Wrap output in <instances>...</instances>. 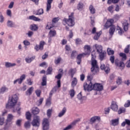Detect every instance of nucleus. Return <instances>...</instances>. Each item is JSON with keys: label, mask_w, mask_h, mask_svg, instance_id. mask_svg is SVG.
I'll return each mask as SVG.
<instances>
[{"label": "nucleus", "mask_w": 130, "mask_h": 130, "mask_svg": "<svg viewBox=\"0 0 130 130\" xmlns=\"http://www.w3.org/2000/svg\"><path fill=\"white\" fill-rule=\"evenodd\" d=\"M52 2H53V0H47L46 12H49V11H50V9H51V4H52Z\"/></svg>", "instance_id": "nucleus-16"}, {"label": "nucleus", "mask_w": 130, "mask_h": 130, "mask_svg": "<svg viewBox=\"0 0 130 130\" xmlns=\"http://www.w3.org/2000/svg\"><path fill=\"white\" fill-rule=\"evenodd\" d=\"M128 25L129 24L128 22H127V20H124L122 22V26L124 31H127V30H128Z\"/></svg>", "instance_id": "nucleus-18"}, {"label": "nucleus", "mask_w": 130, "mask_h": 130, "mask_svg": "<svg viewBox=\"0 0 130 130\" xmlns=\"http://www.w3.org/2000/svg\"><path fill=\"white\" fill-rule=\"evenodd\" d=\"M87 80L89 81L88 82V84L87 82H85L83 84V88L84 91H92V90H94L95 91H102L103 90V85L101 84L95 83L93 85L91 82V75H88Z\"/></svg>", "instance_id": "nucleus-1"}, {"label": "nucleus", "mask_w": 130, "mask_h": 130, "mask_svg": "<svg viewBox=\"0 0 130 130\" xmlns=\"http://www.w3.org/2000/svg\"><path fill=\"white\" fill-rule=\"evenodd\" d=\"M43 130L49 129V121L47 118H44L42 124Z\"/></svg>", "instance_id": "nucleus-5"}, {"label": "nucleus", "mask_w": 130, "mask_h": 130, "mask_svg": "<svg viewBox=\"0 0 130 130\" xmlns=\"http://www.w3.org/2000/svg\"><path fill=\"white\" fill-rule=\"evenodd\" d=\"M119 2V0H108L107 4L111 5V3L113 4H117Z\"/></svg>", "instance_id": "nucleus-39"}, {"label": "nucleus", "mask_w": 130, "mask_h": 130, "mask_svg": "<svg viewBox=\"0 0 130 130\" xmlns=\"http://www.w3.org/2000/svg\"><path fill=\"white\" fill-rule=\"evenodd\" d=\"M37 12V13L35 14V15L38 16H41V15H43V14H44V11L42 8L38 9Z\"/></svg>", "instance_id": "nucleus-29"}, {"label": "nucleus", "mask_w": 130, "mask_h": 130, "mask_svg": "<svg viewBox=\"0 0 130 130\" xmlns=\"http://www.w3.org/2000/svg\"><path fill=\"white\" fill-rule=\"evenodd\" d=\"M112 125H113L114 126H115L116 125H118V124L119 123V119H115L112 120Z\"/></svg>", "instance_id": "nucleus-25"}, {"label": "nucleus", "mask_w": 130, "mask_h": 130, "mask_svg": "<svg viewBox=\"0 0 130 130\" xmlns=\"http://www.w3.org/2000/svg\"><path fill=\"white\" fill-rule=\"evenodd\" d=\"M115 59V57L114 55H111L110 57V61H111V63H114V60Z\"/></svg>", "instance_id": "nucleus-53"}, {"label": "nucleus", "mask_w": 130, "mask_h": 130, "mask_svg": "<svg viewBox=\"0 0 130 130\" xmlns=\"http://www.w3.org/2000/svg\"><path fill=\"white\" fill-rule=\"evenodd\" d=\"M84 55H86V54L83 53V54H80L78 55V56L77 57V63L78 64H81V62L82 61V57H83V56H84Z\"/></svg>", "instance_id": "nucleus-20"}, {"label": "nucleus", "mask_w": 130, "mask_h": 130, "mask_svg": "<svg viewBox=\"0 0 130 130\" xmlns=\"http://www.w3.org/2000/svg\"><path fill=\"white\" fill-rule=\"evenodd\" d=\"M36 94L38 97H40V95H41V90H37L36 91Z\"/></svg>", "instance_id": "nucleus-61"}, {"label": "nucleus", "mask_w": 130, "mask_h": 130, "mask_svg": "<svg viewBox=\"0 0 130 130\" xmlns=\"http://www.w3.org/2000/svg\"><path fill=\"white\" fill-rule=\"evenodd\" d=\"M83 8H84V4H83L82 2H80L77 6L78 10H81V9H83Z\"/></svg>", "instance_id": "nucleus-43"}, {"label": "nucleus", "mask_w": 130, "mask_h": 130, "mask_svg": "<svg viewBox=\"0 0 130 130\" xmlns=\"http://www.w3.org/2000/svg\"><path fill=\"white\" fill-rule=\"evenodd\" d=\"M35 56H33L31 57H26L25 59V60L27 63H31L33 60L35 59Z\"/></svg>", "instance_id": "nucleus-17"}, {"label": "nucleus", "mask_w": 130, "mask_h": 130, "mask_svg": "<svg viewBox=\"0 0 130 130\" xmlns=\"http://www.w3.org/2000/svg\"><path fill=\"white\" fill-rule=\"evenodd\" d=\"M63 21L65 22V23L67 24L69 27H73V26L75 25V21L71 18L69 19L64 18L63 20Z\"/></svg>", "instance_id": "nucleus-6"}, {"label": "nucleus", "mask_w": 130, "mask_h": 130, "mask_svg": "<svg viewBox=\"0 0 130 130\" xmlns=\"http://www.w3.org/2000/svg\"><path fill=\"white\" fill-rule=\"evenodd\" d=\"M85 49H87V51H88V54L91 52V47L89 45H85L84 46Z\"/></svg>", "instance_id": "nucleus-54"}, {"label": "nucleus", "mask_w": 130, "mask_h": 130, "mask_svg": "<svg viewBox=\"0 0 130 130\" xmlns=\"http://www.w3.org/2000/svg\"><path fill=\"white\" fill-rule=\"evenodd\" d=\"M101 34H102V31H100L99 32H97L95 35L94 37H93V39L94 40H98Z\"/></svg>", "instance_id": "nucleus-26"}, {"label": "nucleus", "mask_w": 130, "mask_h": 130, "mask_svg": "<svg viewBox=\"0 0 130 130\" xmlns=\"http://www.w3.org/2000/svg\"><path fill=\"white\" fill-rule=\"evenodd\" d=\"M44 44H45V42L44 41H42L40 42L39 45H37L35 47V49L36 51H38L39 50H43V47L44 46Z\"/></svg>", "instance_id": "nucleus-7"}, {"label": "nucleus", "mask_w": 130, "mask_h": 130, "mask_svg": "<svg viewBox=\"0 0 130 130\" xmlns=\"http://www.w3.org/2000/svg\"><path fill=\"white\" fill-rule=\"evenodd\" d=\"M93 47H94L96 50V52L100 53V52H102L103 51V47L102 45H98L95 44L93 45Z\"/></svg>", "instance_id": "nucleus-11"}, {"label": "nucleus", "mask_w": 130, "mask_h": 130, "mask_svg": "<svg viewBox=\"0 0 130 130\" xmlns=\"http://www.w3.org/2000/svg\"><path fill=\"white\" fill-rule=\"evenodd\" d=\"M112 23H111L110 22L109 23H107V21L106 22V23L105 24V28L104 29H108V28H109V27H112Z\"/></svg>", "instance_id": "nucleus-45"}, {"label": "nucleus", "mask_w": 130, "mask_h": 130, "mask_svg": "<svg viewBox=\"0 0 130 130\" xmlns=\"http://www.w3.org/2000/svg\"><path fill=\"white\" fill-rule=\"evenodd\" d=\"M40 111L39 110V109H38V108H36L32 110V113L34 115H36V114H38V113H39Z\"/></svg>", "instance_id": "nucleus-40"}, {"label": "nucleus", "mask_w": 130, "mask_h": 130, "mask_svg": "<svg viewBox=\"0 0 130 130\" xmlns=\"http://www.w3.org/2000/svg\"><path fill=\"white\" fill-rule=\"evenodd\" d=\"M72 128H73V125H69L67 126L66 127L64 128L63 130H70V129H72Z\"/></svg>", "instance_id": "nucleus-60"}, {"label": "nucleus", "mask_w": 130, "mask_h": 130, "mask_svg": "<svg viewBox=\"0 0 130 130\" xmlns=\"http://www.w3.org/2000/svg\"><path fill=\"white\" fill-rule=\"evenodd\" d=\"M77 97L79 100H86L87 99V98L86 96H82V92H80L78 94Z\"/></svg>", "instance_id": "nucleus-35"}, {"label": "nucleus", "mask_w": 130, "mask_h": 130, "mask_svg": "<svg viewBox=\"0 0 130 130\" xmlns=\"http://www.w3.org/2000/svg\"><path fill=\"white\" fill-rule=\"evenodd\" d=\"M17 83H18V84L19 85H21V84H22V81H21V80L20 79V78H18V79L14 80L13 82V84L14 85H16V84H17Z\"/></svg>", "instance_id": "nucleus-49"}, {"label": "nucleus", "mask_w": 130, "mask_h": 130, "mask_svg": "<svg viewBox=\"0 0 130 130\" xmlns=\"http://www.w3.org/2000/svg\"><path fill=\"white\" fill-rule=\"evenodd\" d=\"M9 91V88L6 86H3L0 88V95H4V94Z\"/></svg>", "instance_id": "nucleus-10"}, {"label": "nucleus", "mask_w": 130, "mask_h": 130, "mask_svg": "<svg viewBox=\"0 0 130 130\" xmlns=\"http://www.w3.org/2000/svg\"><path fill=\"white\" fill-rule=\"evenodd\" d=\"M12 124V123L5 121L4 122L3 129L4 130H9Z\"/></svg>", "instance_id": "nucleus-13"}, {"label": "nucleus", "mask_w": 130, "mask_h": 130, "mask_svg": "<svg viewBox=\"0 0 130 130\" xmlns=\"http://www.w3.org/2000/svg\"><path fill=\"white\" fill-rule=\"evenodd\" d=\"M130 45H128L124 49V52L125 53H128L129 52Z\"/></svg>", "instance_id": "nucleus-52"}, {"label": "nucleus", "mask_w": 130, "mask_h": 130, "mask_svg": "<svg viewBox=\"0 0 130 130\" xmlns=\"http://www.w3.org/2000/svg\"><path fill=\"white\" fill-rule=\"evenodd\" d=\"M113 6H111L110 7H108V11H109V12H110V13H113Z\"/></svg>", "instance_id": "nucleus-62"}, {"label": "nucleus", "mask_w": 130, "mask_h": 130, "mask_svg": "<svg viewBox=\"0 0 130 130\" xmlns=\"http://www.w3.org/2000/svg\"><path fill=\"white\" fill-rule=\"evenodd\" d=\"M125 112V108H120L118 111V114H121V113H124Z\"/></svg>", "instance_id": "nucleus-41"}, {"label": "nucleus", "mask_w": 130, "mask_h": 130, "mask_svg": "<svg viewBox=\"0 0 130 130\" xmlns=\"http://www.w3.org/2000/svg\"><path fill=\"white\" fill-rule=\"evenodd\" d=\"M66 112H67V108L66 107H64L62 109V111L58 114V117H62V116H63V115H64V114H66Z\"/></svg>", "instance_id": "nucleus-24"}, {"label": "nucleus", "mask_w": 130, "mask_h": 130, "mask_svg": "<svg viewBox=\"0 0 130 130\" xmlns=\"http://www.w3.org/2000/svg\"><path fill=\"white\" fill-rule=\"evenodd\" d=\"M23 43L25 46H28V45H30V42L27 40L24 41L23 42Z\"/></svg>", "instance_id": "nucleus-63"}, {"label": "nucleus", "mask_w": 130, "mask_h": 130, "mask_svg": "<svg viewBox=\"0 0 130 130\" xmlns=\"http://www.w3.org/2000/svg\"><path fill=\"white\" fill-rule=\"evenodd\" d=\"M110 107L111 109H112L113 111L116 112L117 110H118V106L117 105V104L114 101L112 102Z\"/></svg>", "instance_id": "nucleus-9"}, {"label": "nucleus", "mask_w": 130, "mask_h": 130, "mask_svg": "<svg viewBox=\"0 0 130 130\" xmlns=\"http://www.w3.org/2000/svg\"><path fill=\"white\" fill-rule=\"evenodd\" d=\"M46 104L48 106L51 104V96H50L49 98L47 100Z\"/></svg>", "instance_id": "nucleus-48"}, {"label": "nucleus", "mask_w": 130, "mask_h": 130, "mask_svg": "<svg viewBox=\"0 0 130 130\" xmlns=\"http://www.w3.org/2000/svg\"><path fill=\"white\" fill-rule=\"evenodd\" d=\"M52 73V67H49L47 70V75H51Z\"/></svg>", "instance_id": "nucleus-50"}, {"label": "nucleus", "mask_w": 130, "mask_h": 130, "mask_svg": "<svg viewBox=\"0 0 130 130\" xmlns=\"http://www.w3.org/2000/svg\"><path fill=\"white\" fill-rule=\"evenodd\" d=\"M77 84H78V80H77V78L75 77L72 82L71 86L72 87H75V86H77Z\"/></svg>", "instance_id": "nucleus-33"}, {"label": "nucleus", "mask_w": 130, "mask_h": 130, "mask_svg": "<svg viewBox=\"0 0 130 130\" xmlns=\"http://www.w3.org/2000/svg\"><path fill=\"white\" fill-rule=\"evenodd\" d=\"M44 99L43 98H42L39 101H37L38 106H40V105H41L42 104V102H43Z\"/></svg>", "instance_id": "nucleus-55"}, {"label": "nucleus", "mask_w": 130, "mask_h": 130, "mask_svg": "<svg viewBox=\"0 0 130 130\" xmlns=\"http://www.w3.org/2000/svg\"><path fill=\"white\" fill-rule=\"evenodd\" d=\"M100 69L102 70V71H105L106 74H108L109 73V72L110 71V69L108 66H105V64H102Z\"/></svg>", "instance_id": "nucleus-12"}, {"label": "nucleus", "mask_w": 130, "mask_h": 130, "mask_svg": "<svg viewBox=\"0 0 130 130\" xmlns=\"http://www.w3.org/2000/svg\"><path fill=\"white\" fill-rule=\"evenodd\" d=\"M89 9L91 14H92V15H94V14L96 13V10L95 9L93 5H90Z\"/></svg>", "instance_id": "nucleus-31"}, {"label": "nucleus", "mask_w": 130, "mask_h": 130, "mask_svg": "<svg viewBox=\"0 0 130 130\" xmlns=\"http://www.w3.org/2000/svg\"><path fill=\"white\" fill-rule=\"evenodd\" d=\"M51 113H52V109H48L47 111V115L48 117L51 116Z\"/></svg>", "instance_id": "nucleus-51"}, {"label": "nucleus", "mask_w": 130, "mask_h": 130, "mask_svg": "<svg viewBox=\"0 0 130 130\" xmlns=\"http://www.w3.org/2000/svg\"><path fill=\"white\" fill-rule=\"evenodd\" d=\"M124 106V107H129V106H130V101L129 100L127 101V102L125 103Z\"/></svg>", "instance_id": "nucleus-64"}, {"label": "nucleus", "mask_w": 130, "mask_h": 130, "mask_svg": "<svg viewBox=\"0 0 130 130\" xmlns=\"http://www.w3.org/2000/svg\"><path fill=\"white\" fill-rule=\"evenodd\" d=\"M29 20H32L33 21H38V22H39V21H41V19L39 18L36 17L34 15L29 16Z\"/></svg>", "instance_id": "nucleus-28"}, {"label": "nucleus", "mask_w": 130, "mask_h": 130, "mask_svg": "<svg viewBox=\"0 0 130 130\" xmlns=\"http://www.w3.org/2000/svg\"><path fill=\"white\" fill-rule=\"evenodd\" d=\"M4 123H5V118L0 117V125H4Z\"/></svg>", "instance_id": "nucleus-57"}, {"label": "nucleus", "mask_w": 130, "mask_h": 130, "mask_svg": "<svg viewBox=\"0 0 130 130\" xmlns=\"http://www.w3.org/2000/svg\"><path fill=\"white\" fill-rule=\"evenodd\" d=\"M20 80L21 81V83H23V81L26 79V75L23 74L20 77Z\"/></svg>", "instance_id": "nucleus-56"}, {"label": "nucleus", "mask_w": 130, "mask_h": 130, "mask_svg": "<svg viewBox=\"0 0 130 130\" xmlns=\"http://www.w3.org/2000/svg\"><path fill=\"white\" fill-rule=\"evenodd\" d=\"M91 72L93 73V74H96V73L99 72V66H98L97 64V60L95 59L91 60Z\"/></svg>", "instance_id": "nucleus-3"}, {"label": "nucleus", "mask_w": 130, "mask_h": 130, "mask_svg": "<svg viewBox=\"0 0 130 130\" xmlns=\"http://www.w3.org/2000/svg\"><path fill=\"white\" fill-rule=\"evenodd\" d=\"M21 123H22V119H18L15 122V124L17 126H21Z\"/></svg>", "instance_id": "nucleus-44"}, {"label": "nucleus", "mask_w": 130, "mask_h": 130, "mask_svg": "<svg viewBox=\"0 0 130 130\" xmlns=\"http://www.w3.org/2000/svg\"><path fill=\"white\" fill-rule=\"evenodd\" d=\"M47 78L46 76H43L42 78V86H46Z\"/></svg>", "instance_id": "nucleus-37"}, {"label": "nucleus", "mask_w": 130, "mask_h": 130, "mask_svg": "<svg viewBox=\"0 0 130 130\" xmlns=\"http://www.w3.org/2000/svg\"><path fill=\"white\" fill-rule=\"evenodd\" d=\"M24 127L25 129H29L31 127V123L30 121H26L24 124Z\"/></svg>", "instance_id": "nucleus-23"}, {"label": "nucleus", "mask_w": 130, "mask_h": 130, "mask_svg": "<svg viewBox=\"0 0 130 130\" xmlns=\"http://www.w3.org/2000/svg\"><path fill=\"white\" fill-rule=\"evenodd\" d=\"M75 73H76L75 69H71L69 71V74L70 75L71 78H74V75H75Z\"/></svg>", "instance_id": "nucleus-36"}, {"label": "nucleus", "mask_w": 130, "mask_h": 130, "mask_svg": "<svg viewBox=\"0 0 130 130\" xmlns=\"http://www.w3.org/2000/svg\"><path fill=\"white\" fill-rule=\"evenodd\" d=\"M119 55L121 57H122L123 60H125V59H126V55L125 54V53H120L119 54Z\"/></svg>", "instance_id": "nucleus-46"}, {"label": "nucleus", "mask_w": 130, "mask_h": 130, "mask_svg": "<svg viewBox=\"0 0 130 130\" xmlns=\"http://www.w3.org/2000/svg\"><path fill=\"white\" fill-rule=\"evenodd\" d=\"M7 25L9 28H13L14 27H16L15 23L13 22L12 20H8L7 22Z\"/></svg>", "instance_id": "nucleus-19"}, {"label": "nucleus", "mask_w": 130, "mask_h": 130, "mask_svg": "<svg viewBox=\"0 0 130 130\" xmlns=\"http://www.w3.org/2000/svg\"><path fill=\"white\" fill-rule=\"evenodd\" d=\"M115 31V26L114 25L111 26L109 30L110 35H113Z\"/></svg>", "instance_id": "nucleus-30"}, {"label": "nucleus", "mask_w": 130, "mask_h": 130, "mask_svg": "<svg viewBox=\"0 0 130 130\" xmlns=\"http://www.w3.org/2000/svg\"><path fill=\"white\" fill-rule=\"evenodd\" d=\"M77 55H78V53L76 51H72V54H71V58H72V59L75 58V57H76V56H77Z\"/></svg>", "instance_id": "nucleus-42"}, {"label": "nucleus", "mask_w": 130, "mask_h": 130, "mask_svg": "<svg viewBox=\"0 0 130 130\" xmlns=\"http://www.w3.org/2000/svg\"><path fill=\"white\" fill-rule=\"evenodd\" d=\"M122 81V79L121 77H118V80L116 81V83L118 85H120L121 84V82Z\"/></svg>", "instance_id": "nucleus-59"}, {"label": "nucleus", "mask_w": 130, "mask_h": 130, "mask_svg": "<svg viewBox=\"0 0 130 130\" xmlns=\"http://www.w3.org/2000/svg\"><path fill=\"white\" fill-rule=\"evenodd\" d=\"M14 119V116L12 114H9L7 116V118L6 121L13 123V119Z\"/></svg>", "instance_id": "nucleus-14"}, {"label": "nucleus", "mask_w": 130, "mask_h": 130, "mask_svg": "<svg viewBox=\"0 0 130 130\" xmlns=\"http://www.w3.org/2000/svg\"><path fill=\"white\" fill-rule=\"evenodd\" d=\"M17 102H18V96L17 94H14L9 97L8 103L6 104V108L13 110V107L17 104Z\"/></svg>", "instance_id": "nucleus-2"}, {"label": "nucleus", "mask_w": 130, "mask_h": 130, "mask_svg": "<svg viewBox=\"0 0 130 130\" xmlns=\"http://www.w3.org/2000/svg\"><path fill=\"white\" fill-rule=\"evenodd\" d=\"M99 54L100 60L102 61L104 59L105 56H106V52L103 51L99 53Z\"/></svg>", "instance_id": "nucleus-21"}, {"label": "nucleus", "mask_w": 130, "mask_h": 130, "mask_svg": "<svg viewBox=\"0 0 130 130\" xmlns=\"http://www.w3.org/2000/svg\"><path fill=\"white\" fill-rule=\"evenodd\" d=\"M30 29L32 31H37V30H38V26H37L36 24H31Z\"/></svg>", "instance_id": "nucleus-32"}, {"label": "nucleus", "mask_w": 130, "mask_h": 130, "mask_svg": "<svg viewBox=\"0 0 130 130\" xmlns=\"http://www.w3.org/2000/svg\"><path fill=\"white\" fill-rule=\"evenodd\" d=\"M16 63H11L10 62H5V67L6 68H13V67H16Z\"/></svg>", "instance_id": "nucleus-22"}, {"label": "nucleus", "mask_w": 130, "mask_h": 130, "mask_svg": "<svg viewBox=\"0 0 130 130\" xmlns=\"http://www.w3.org/2000/svg\"><path fill=\"white\" fill-rule=\"evenodd\" d=\"M100 119H101L100 117L95 116L91 117L90 121L92 123H94L96 122V121H100Z\"/></svg>", "instance_id": "nucleus-15"}, {"label": "nucleus", "mask_w": 130, "mask_h": 130, "mask_svg": "<svg viewBox=\"0 0 130 130\" xmlns=\"http://www.w3.org/2000/svg\"><path fill=\"white\" fill-rule=\"evenodd\" d=\"M50 37H54L56 35V31L55 30L52 29L50 30L49 32Z\"/></svg>", "instance_id": "nucleus-34"}, {"label": "nucleus", "mask_w": 130, "mask_h": 130, "mask_svg": "<svg viewBox=\"0 0 130 130\" xmlns=\"http://www.w3.org/2000/svg\"><path fill=\"white\" fill-rule=\"evenodd\" d=\"M70 95L71 97L73 98L75 96V90L74 89H71L70 92Z\"/></svg>", "instance_id": "nucleus-58"}, {"label": "nucleus", "mask_w": 130, "mask_h": 130, "mask_svg": "<svg viewBox=\"0 0 130 130\" xmlns=\"http://www.w3.org/2000/svg\"><path fill=\"white\" fill-rule=\"evenodd\" d=\"M40 117L39 116H36L31 122V125L35 127H39L40 126Z\"/></svg>", "instance_id": "nucleus-4"}, {"label": "nucleus", "mask_w": 130, "mask_h": 130, "mask_svg": "<svg viewBox=\"0 0 130 130\" xmlns=\"http://www.w3.org/2000/svg\"><path fill=\"white\" fill-rule=\"evenodd\" d=\"M107 53L109 55H113L114 54V51L111 50V48H108L107 49Z\"/></svg>", "instance_id": "nucleus-38"}, {"label": "nucleus", "mask_w": 130, "mask_h": 130, "mask_svg": "<svg viewBox=\"0 0 130 130\" xmlns=\"http://www.w3.org/2000/svg\"><path fill=\"white\" fill-rule=\"evenodd\" d=\"M33 90H34V88L33 87H30L25 92L26 95L27 96H30L31 94H32V92H33Z\"/></svg>", "instance_id": "nucleus-27"}, {"label": "nucleus", "mask_w": 130, "mask_h": 130, "mask_svg": "<svg viewBox=\"0 0 130 130\" xmlns=\"http://www.w3.org/2000/svg\"><path fill=\"white\" fill-rule=\"evenodd\" d=\"M25 115L26 119H27L28 120H30V119H31V114L30 113V112H27Z\"/></svg>", "instance_id": "nucleus-47"}, {"label": "nucleus", "mask_w": 130, "mask_h": 130, "mask_svg": "<svg viewBox=\"0 0 130 130\" xmlns=\"http://www.w3.org/2000/svg\"><path fill=\"white\" fill-rule=\"evenodd\" d=\"M115 64L117 67H118L120 69H123L124 68V63L119 60L118 59H116L115 60Z\"/></svg>", "instance_id": "nucleus-8"}]
</instances>
